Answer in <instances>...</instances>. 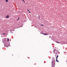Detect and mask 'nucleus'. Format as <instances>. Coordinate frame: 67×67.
<instances>
[{
    "label": "nucleus",
    "mask_w": 67,
    "mask_h": 67,
    "mask_svg": "<svg viewBox=\"0 0 67 67\" xmlns=\"http://www.w3.org/2000/svg\"><path fill=\"white\" fill-rule=\"evenodd\" d=\"M57 43H60V42H57V41H56Z\"/></svg>",
    "instance_id": "1a4fd4ad"
},
{
    "label": "nucleus",
    "mask_w": 67,
    "mask_h": 67,
    "mask_svg": "<svg viewBox=\"0 0 67 67\" xmlns=\"http://www.w3.org/2000/svg\"><path fill=\"white\" fill-rule=\"evenodd\" d=\"M23 0V1H24V0Z\"/></svg>",
    "instance_id": "4468645a"
},
{
    "label": "nucleus",
    "mask_w": 67,
    "mask_h": 67,
    "mask_svg": "<svg viewBox=\"0 0 67 67\" xmlns=\"http://www.w3.org/2000/svg\"><path fill=\"white\" fill-rule=\"evenodd\" d=\"M43 34V35H47V34Z\"/></svg>",
    "instance_id": "423d86ee"
},
{
    "label": "nucleus",
    "mask_w": 67,
    "mask_h": 67,
    "mask_svg": "<svg viewBox=\"0 0 67 67\" xmlns=\"http://www.w3.org/2000/svg\"><path fill=\"white\" fill-rule=\"evenodd\" d=\"M55 60L54 59L53 60V61H52V62H51V63L52 64V67H55Z\"/></svg>",
    "instance_id": "f257e3e1"
},
{
    "label": "nucleus",
    "mask_w": 67,
    "mask_h": 67,
    "mask_svg": "<svg viewBox=\"0 0 67 67\" xmlns=\"http://www.w3.org/2000/svg\"><path fill=\"white\" fill-rule=\"evenodd\" d=\"M6 2H8V0H6Z\"/></svg>",
    "instance_id": "0eeeda50"
},
{
    "label": "nucleus",
    "mask_w": 67,
    "mask_h": 67,
    "mask_svg": "<svg viewBox=\"0 0 67 67\" xmlns=\"http://www.w3.org/2000/svg\"><path fill=\"white\" fill-rule=\"evenodd\" d=\"M56 62H58V63L59 62V61H58L57 60V59H56Z\"/></svg>",
    "instance_id": "7ed1b4c3"
},
{
    "label": "nucleus",
    "mask_w": 67,
    "mask_h": 67,
    "mask_svg": "<svg viewBox=\"0 0 67 67\" xmlns=\"http://www.w3.org/2000/svg\"><path fill=\"white\" fill-rule=\"evenodd\" d=\"M42 25V26H43V25Z\"/></svg>",
    "instance_id": "ddd939ff"
},
{
    "label": "nucleus",
    "mask_w": 67,
    "mask_h": 67,
    "mask_svg": "<svg viewBox=\"0 0 67 67\" xmlns=\"http://www.w3.org/2000/svg\"><path fill=\"white\" fill-rule=\"evenodd\" d=\"M23 1L24 3H25V1Z\"/></svg>",
    "instance_id": "9b49d317"
},
{
    "label": "nucleus",
    "mask_w": 67,
    "mask_h": 67,
    "mask_svg": "<svg viewBox=\"0 0 67 67\" xmlns=\"http://www.w3.org/2000/svg\"><path fill=\"white\" fill-rule=\"evenodd\" d=\"M9 18V16L7 15L6 17V18Z\"/></svg>",
    "instance_id": "f03ea898"
},
{
    "label": "nucleus",
    "mask_w": 67,
    "mask_h": 67,
    "mask_svg": "<svg viewBox=\"0 0 67 67\" xmlns=\"http://www.w3.org/2000/svg\"><path fill=\"white\" fill-rule=\"evenodd\" d=\"M27 11L30 13H31V12H30V11H29V10L28 9H27Z\"/></svg>",
    "instance_id": "39448f33"
},
{
    "label": "nucleus",
    "mask_w": 67,
    "mask_h": 67,
    "mask_svg": "<svg viewBox=\"0 0 67 67\" xmlns=\"http://www.w3.org/2000/svg\"><path fill=\"white\" fill-rule=\"evenodd\" d=\"M7 41H9V39L8 38H7Z\"/></svg>",
    "instance_id": "6e6552de"
},
{
    "label": "nucleus",
    "mask_w": 67,
    "mask_h": 67,
    "mask_svg": "<svg viewBox=\"0 0 67 67\" xmlns=\"http://www.w3.org/2000/svg\"><path fill=\"white\" fill-rule=\"evenodd\" d=\"M4 34H5V33H4L3 34V35H4Z\"/></svg>",
    "instance_id": "f8f14e48"
},
{
    "label": "nucleus",
    "mask_w": 67,
    "mask_h": 67,
    "mask_svg": "<svg viewBox=\"0 0 67 67\" xmlns=\"http://www.w3.org/2000/svg\"><path fill=\"white\" fill-rule=\"evenodd\" d=\"M57 43H60V42H57V41H56Z\"/></svg>",
    "instance_id": "9d476101"
},
{
    "label": "nucleus",
    "mask_w": 67,
    "mask_h": 67,
    "mask_svg": "<svg viewBox=\"0 0 67 67\" xmlns=\"http://www.w3.org/2000/svg\"><path fill=\"white\" fill-rule=\"evenodd\" d=\"M58 57V55H57L56 57V59H57V58Z\"/></svg>",
    "instance_id": "20e7f679"
}]
</instances>
